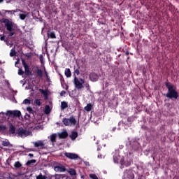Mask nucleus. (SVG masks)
<instances>
[{
  "label": "nucleus",
  "instance_id": "obj_14",
  "mask_svg": "<svg viewBox=\"0 0 179 179\" xmlns=\"http://www.w3.org/2000/svg\"><path fill=\"white\" fill-rule=\"evenodd\" d=\"M39 92L41 93V94L43 95V97H45V99H48V92H47V90H44L40 88Z\"/></svg>",
  "mask_w": 179,
  "mask_h": 179
},
{
  "label": "nucleus",
  "instance_id": "obj_38",
  "mask_svg": "<svg viewBox=\"0 0 179 179\" xmlns=\"http://www.w3.org/2000/svg\"><path fill=\"white\" fill-rule=\"evenodd\" d=\"M34 103L36 104V106H41V100L40 99H35Z\"/></svg>",
  "mask_w": 179,
  "mask_h": 179
},
{
  "label": "nucleus",
  "instance_id": "obj_53",
  "mask_svg": "<svg viewBox=\"0 0 179 179\" xmlns=\"http://www.w3.org/2000/svg\"><path fill=\"white\" fill-rule=\"evenodd\" d=\"M3 0H0V3H2V1H3Z\"/></svg>",
  "mask_w": 179,
  "mask_h": 179
},
{
  "label": "nucleus",
  "instance_id": "obj_22",
  "mask_svg": "<svg viewBox=\"0 0 179 179\" xmlns=\"http://www.w3.org/2000/svg\"><path fill=\"white\" fill-rule=\"evenodd\" d=\"M50 141L52 143H55V142H57V134H53L50 136Z\"/></svg>",
  "mask_w": 179,
  "mask_h": 179
},
{
  "label": "nucleus",
  "instance_id": "obj_43",
  "mask_svg": "<svg viewBox=\"0 0 179 179\" xmlns=\"http://www.w3.org/2000/svg\"><path fill=\"white\" fill-rule=\"evenodd\" d=\"M124 166H126V167H128V166H131V162H124Z\"/></svg>",
  "mask_w": 179,
  "mask_h": 179
},
{
  "label": "nucleus",
  "instance_id": "obj_29",
  "mask_svg": "<svg viewBox=\"0 0 179 179\" xmlns=\"http://www.w3.org/2000/svg\"><path fill=\"white\" fill-rule=\"evenodd\" d=\"M80 74V71H79V69H76L74 70L73 76L74 78H77L78 76Z\"/></svg>",
  "mask_w": 179,
  "mask_h": 179
},
{
  "label": "nucleus",
  "instance_id": "obj_35",
  "mask_svg": "<svg viewBox=\"0 0 179 179\" xmlns=\"http://www.w3.org/2000/svg\"><path fill=\"white\" fill-rule=\"evenodd\" d=\"M27 111H28L29 113V114H34V110L30 106L27 108Z\"/></svg>",
  "mask_w": 179,
  "mask_h": 179
},
{
  "label": "nucleus",
  "instance_id": "obj_26",
  "mask_svg": "<svg viewBox=\"0 0 179 179\" xmlns=\"http://www.w3.org/2000/svg\"><path fill=\"white\" fill-rule=\"evenodd\" d=\"M48 38H57V36H55V33L54 32L48 33Z\"/></svg>",
  "mask_w": 179,
  "mask_h": 179
},
{
  "label": "nucleus",
  "instance_id": "obj_16",
  "mask_svg": "<svg viewBox=\"0 0 179 179\" xmlns=\"http://www.w3.org/2000/svg\"><path fill=\"white\" fill-rule=\"evenodd\" d=\"M64 75L66 78H71L72 76V73H71V69H65Z\"/></svg>",
  "mask_w": 179,
  "mask_h": 179
},
{
  "label": "nucleus",
  "instance_id": "obj_46",
  "mask_svg": "<svg viewBox=\"0 0 179 179\" xmlns=\"http://www.w3.org/2000/svg\"><path fill=\"white\" fill-rule=\"evenodd\" d=\"M64 94H66V92H65L64 90L60 92V96H64Z\"/></svg>",
  "mask_w": 179,
  "mask_h": 179
},
{
  "label": "nucleus",
  "instance_id": "obj_48",
  "mask_svg": "<svg viewBox=\"0 0 179 179\" xmlns=\"http://www.w3.org/2000/svg\"><path fill=\"white\" fill-rule=\"evenodd\" d=\"M29 156L30 157H33L34 156V155H33V154H31V153H29Z\"/></svg>",
  "mask_w": 179,
  "mask_h": 179
},
{
  "label": "nucleus",
  "instance_id": "obj_10",
  "mask_svg": "<svg viewBox=\"0 0 179 179\" xmlns=\"http://www.w3.org/2000/svg\"><path fill=\"white\" fill-rule=\"evenodd\" d=\"M34 145L35 148H40V149H44V143H43V141H41L34 142Z\"/></svg>",
  "mask_w": 179,
  "mask_h": 179
},
{
  "label": "nucleus",
  "instance_id": "obj_1",
  "mask_svg": "<svg viewBox=\"0 0 179 179\" xmlns=\"http://www.w3.org/2000/svg\"><path fill=\"white\" fill-rule=\"evenodd\" d=\"M165 86L168 89V92L166 94H164V96L168 99H170L171 100H173V99L177 100V99L179 97V94L178 92L176 90V87H174V85H173V84H171L170 82H166Z\"/></svg>",
  "mask_w": 179,
  "mask_h": 179
},
{
  "label": "nucleus",
  "instance_id": "obj_21",
  "mask_svg": "<svg viewBox=\"0 0 179 179\" xmlns=\"http://www.w3.org/2000/svg\"><path fill=\"white\" fill-rule=\"evenodd\" d=\"M61 110H65V108H68V103L66 101L61 102Z\"/></svg>",
  "mask_w": 179,
  "mask_h": 179
},
{
  "label": "nucleus",
  "instance_id": "obj_41",
  "mask_svg": "<svg viewBox=\"0 0 179 179\" xmlns=\"http://www.w3.org/2000/svg\"><path fill=\"white\" fill-rule=\"evenodd\" d=\"M30 103H31L30 100H29V99H24V100L23 101V103H24V104H30Z\"/></svg>",
  "mask_w": 179,
  "mask_h": 179
},
{
  "label": "nucleus",
  "instance_id": "obj_12",
  "mask_svg": "<svg viewBox=\"0 0 179 179\" xmlns=\"http://www.w3.org/2000/svg\"><path fill=\"white\" fill-rule=\"evenodd\" d=\"M5 27L6 28V30H8V31H13V30H15L13 29V22H12L9 24H6Z\"/></svg>",
  "mask_w": 179,
  "mask_h": 179
},
{
  "label": "nucleus",
  "instance_id": "obj_37",
  "mask_svg": "<svg viewBox=\"0 0 179 179\" xmlns=\"http://www.w3.org/2000/svg\"><path fill=\"white\" fill-rule=\"evenodd\" d=\"M15 55H16V50H15V49H12L10 52V56L15 57Z\"/></svg>",
  "mask_w": 179,
  "mask_h": 179
},
{
  "label": "nucleus",
  "instance_id": "obj_51",
  "mask_svg": "<svg viewBox=\"0 0 179 179\" xmlns=\"http://www.w3.org/2000/svg\"><path fill=\"white\" fill-rule=\"evenodd\" d=\"M85 166H89V162H85Z\"/></svg>",
  "mask_w": 179,
  "mask_h": 179
},
{
  "label": "nucleus",
  "instance_id": "obj_8",
  "mask_svg": "<svg viewBox=\"0 0 179 179\" xmlns=\"http://www.w3.org/2000/svg\"><path fill=\"white\" fill-rule=\"evenodd\" d=\"M54 170L56 173H65L66 171V167L64 165H57L55 166Z\"/></svg>",
  "mask_w": 179,
  "mask_h": 179
},
{
  "label": "nucleus",
  "instance_id": "obj_15",
  "mask_svg": "<svg viewBox=\"0 0 179 179\" xmlns=\"http://www.w3.org/2000/svg\"><path fill=\"white\" fill-rule=\"evenodd\" d=\"M36 72L38 78H40V79H41V78H43V71L41 69H38V67H37Z\"/></svg>",
  "mask_w": 179,
  "mask_h": 179
},
{
  "label": "nucleus",
  "instance_id": "obj_4",
  "mask_svg": "<svg viewBox=\"0 0 179 179\" xmlns=\"http://www.w3.org/2000/svg\"><path fill=\"white\" fill-rule=\"evenodd\" d=\"M6 115H8V117H13V118H15V117L19 118L20 117H22V112H20V110H8Z\"/></svg>",
  "mask_w": 179,
  "mask_h": 179
},
{
  "label": "nucleus",
  "instance_id": "obj_36",
  "mask_svg": "<svg viewBox=\"0 0 179 179\" xmlns=\"http://www.w3.org/2000/svg\"><path fill=\"white\" fill-rule=\"evenodd\" d=\"M27 17V15L25 14H19V17L20 19H21V20H24V19H26Z\"/></svg>",
  "mask_w": 179,
  "mask_h": 179
},
{
  "label": "nucleus",
  "instance_id": "obj_5",
  "mask_svg": "<svg viewBox=\"0 0 179 179\" xmlns=\"http://www.w3.org/2000/svg\"><path fill=\"white\" fill-rule=\"evenodd\" d=\"M123 177L125 179H134L135 178V176L134 175V172H132L131 169H129V170L127 169L124 172Z\"/></svg>",
  "mask_w": 179,
  "mask_h": 179
},
{
  "label": "nucleus",
  "instance_id": "obj_6",
  "mask_svg": "<svg viewBox=\"0 0 179 179\" xmlns=\"http://www.w3.org/2000/svg\"><path fill=\"white\" fill-rule=\"evenodd\" d=\"M22 65L24 68L25 75H27V76H30L31 75V71H30V67L26 63V60L22 59Z\"/></svg>",
  "mask_w": 179,
  "mask_h": 179
},
{
  "label": "nucleus",
  "instance_id": "obj_18",
  "mask_svg": "<svg viewBox=\"0 0 179 179\" xmlns=\"http://www.w3.org/2000/svg\"><path fill=\"white\" fill-rule=\"evenodd\" d=\"M69 122L70 123V125H76V119L73 117H70L69 119Z\"/></svg>",
  "mask_w": 179,
  "mask_h": 179
},
{
  "label": "nucleus",
  "instance_id": "obj_40",
  "mask_svg": "<svg viewBox=\"0 0 179 179\" xmlns=\"http://www.w3.org/2000/svg\"><path fill=\"white\" fill-rule=\"evenodd\" d=\"M39 59H40L41 64H43L44 63V57H43L42 55H41L39 56Z\"/></svg>",
  "mask_w": 179,
  "mask_h": 179
},
{
  "label": "nucleus",
  "instance_id": "obj_34",
  "mask_svg": "<svg viewBox=\"0 0 179 179\" xmlns=\"http://www.w3.org/2000/svg\"><path fill=\"white\" fill-rule=\"evenodd\" d=\"M89 177L91 179H99V177H97V176L96 174H94V173H90L89 175Z\"/></svg>",
  "mask_w": 179,
  "mask_h": 179
},
{
  "label": "nucleus",
  "instance_id": "obj_49",
  "mask_svg": "<svg viewBox=\"0 0 179 179\" xmlns=\"http://www.w3.org/2000/svg\"><path fill=\"white\" fill-rule=\"evenodd\" d=\"M85 87H90L89 83H87V84L85 85Z\"/></svg>",
  "mask_w": 179,
  "mask_h": 179
},
{
  "label": "nucleus",
  "instance_id": "obj_44",
  "mask_svg": "<svg viewBox=\"0 0 179 179\" xmlns=\"http://www.w3.org/2000/svg\"><path fill=\"white\" fill-rule=\"evenodd\" d=\"M5 35H3V36H1V38H0V40H1V41H6V40H5Z\"/></svg>",
  "mask_w": 179,
  "mask_h": 179
},
{
  "label": "nucleus",
  "instance_id": "obj_23",
  "mask_svg": "<svg viewBox=\"0 0 179 179\" xmlns=\"http://www.w3.org/2000/svg\"><path fill=\"white\" fill-rule=\"evenodd\" d=\"M45 114H50V113H51V108H50V106L46 105L45 106V111H44Z\"/></svg>",
  "mask_w": 179,
  "mask_h": 179
},
{
  "label": "nucleus",
  "instance_id": "obj_30",
  "mask_svg": "<svg viewBox=\"0 0 179 179\" xmlns=\"http://www.w3.org/2000/svg\"><path fill=\"white\" fill-rule=\"evenodd\" d=\"M12 21L9 20L8 19L3 18L1 20V22L4 23L5 24H9Z\"/></svg>",
  "mask_w": 179,
  "mask_h": 179
},
{
  "label": "nucleus",
  "instance_id": "obj_50",
  "mask_svg": "<svg viewBox=\"0 0 179 179\" xmlns=\"http://www.w3.org/2000/svg\"><path fill=\"white\" fill-rule=\"evenodd\" d=\"M116 129H117V128L113 127V129H112V131L114 132V131H115Z\"/></svg>",
  "mask_w": 179,
  "mask_h": 179
},
{
  "label": "nucleus",
  "instance_id": "obj_2",
  "mask_svg": "<svg viewBox=\"0 0 179 179\" xmlns=\"http://www.w3.org/2000/svg\"><path fill=\"white\" fill-rule=\"evenodd\" d=\"M16 134L20 136V138H26L31 135V131L27 130L23 127H20L16 130Z\"/></svg>",
  "mask_w": 179,
  "mask_h": 179
},
{
  "label": "nucleus",
  "instance_id": "obj_27",
  "mask_svg": "<svg viewBox=\"0 0 179 179\" xmlns=\"http://www.w3.org/2000/svg\"><path fill=\"white\" fill-rule=\"evenodd\" d=\"M36 163V159H31L27 161L26 165L27 166H33Z\"/></svg>",
  "mask_w": 179,
  "mask_h": 179
},
{
  "label": "nucleus",
  "instance_id": "obj_32",
  "mask_svg": "<svg viewBox=\"0 0 179 179\" xmlns=\"http://www.w3.org/2000/svg\"><path fill=\"white\" fill-rule=\"evenodd\" d=\"M69 173L70 176H75L76 174V171L73 169H70V170L69 171Z\"/></svg>",
  "mask_w": 179,
  "mask_h": 179
},
{
  "label": "nucleus",
  "instance_id": "obj_47",
  "mask_svg": "<svg viewBox=\"0 0 179 179\" xmlns=\"http://www.w3.org/2000/svg\"><path fill=\"white\" fill-rule=\"evenodd\" d=\"M44 71H45V75L47 79H48V73L45 71V69H44Z\"/></svg>",
  "mask_w": 179,
  "mask_h": 179
},
{
  "label": "nucleus",
  "instance_id": "obj_52",
  "mask_svg": "<svg viewBox=\"0 0 179 179\" xmlns=\"http://www.w3.org/2000/svg\"><path fill=\"white\" fill-rule=\"evenodd\" d=\"M60 80L61 81L64 80V78L61 77Z\"/></svg>",
  "mask_w": 179,
  "mask_h": 179
},
{
  "label": "nucleus",
  "instance_id": "obj_54",
  "mask_svg": "<svg viewBox=\"0 0 179 179\" xmlns=\"http://www.w3.org/2000/svg\"><path fill=\"white\" fill-rule=\"evenodd\" d=\"M1 114H2V115H3L4 113H3V112H1V113H0V115H1Z\"/></svg>",
  "mask_w": 179,
  "mask_h": 179
},
{
  "label": "nucleus",
  "instance_id": "obj_45",
  "mask_svg": "<svg viewBox=\"0 0 179 179\" xmlns=\"http://www.w3.org/2000/svg\"><path fill=\"white\" fill-rule=\"evenodd\" d=\"M14 35H15V33H14V32H12V31H10V33L8 34L9 37H12V36H14Z\"/></svg>",
  "mask_w": 179,
  "mask_h": 179
},
{
  "label": "nucleus",
  "instance_id": "obj_24",
  "mask_svg": "<svg viewBox=\"0 0 179 179\" xmlns=\"http://www.w3.org/2000/svg\"><path fill=\"white\" fill-rule=\"evenodd\" d=\"M62 122L66 127H69V125H71V123H69V119L68 118H64Z\"/></svg>",
  "mask_w": 179,
  "mask_h": 179
},
{
  "label": "nucleus",
  "instance_id": "obj_9",
  "mask_svg": "<svg viewBox=\"0 0 179 179\" xmlns=\"http://www.w3.org/2000/svg\"><path fill=\"white\" fill-rule=\"evenodd\" d=\"M90 78L92 82H97V80H99V75L96 73L90 74Z\"/></svg>",
  "mask_w": 179,
  "mask_h": 179
},
{
  "label": "nucleus",
  "instance_id": "obj_25",
  "mask_svg": "<svg viewBox=\"0 0 179 179\" xmlns=\"http://www.w3.org/2000/svg\"><path fill=\"white\" fill-rule=\"evenodd\" d=\"M18 10H19V9H16L15 10H6L5 13H10V15H14L15 13V12H17Z\"/></svg>",
  "mask_w": 179,
  "mask_h": 179
},
{
  "label": "nucleus",
  "instance_id": "obj_39",
  "mask_svg": "<svg viewBox=\"0 0 179 179\" xmlns=\"http://www.w3.org/2000/svg\"><path fill=\"white\" fill-rule=\"evenodd\" d=\"M18 75H20V76L24 75V71L22 69H18Z\"/></svg>",
  "mask_w": 179,
  "mask_h": 179
},
{
  "label": "nucleus",
  "instance_id": "obj_17",
  "mask_svg": "<svg viewBox=\"0 0 179 179\" xmlns=\"http://www.w3.org/2000/svg\"><path fill=\"white\" fill-rule=\"evenodd\" d=\"M69 136L71 141H75V139H76V138L78 137V133L76 131H72Z\"/></svg>",
  "mask_w": 179,
  "mask_h": 179
},
{
  "label": "nucleus",
  "instance_id": "obj_13",
  "mask_svg": "<svg viewBox=\"0 0 179 179\" xmlns=\"http://www.w3.org/2000/svg\"><path fill=\"white\" fill-rule=\"evenodd\" d=\"M120 159H121V156L118 155L117 154L113 155V162L116 164H118V163H120Z\"/></svg>",
  "mask_w": 179,
  "mask_h": 179
},
{
  "label": "nucleus",
  "instance_id": "obj_11",
  "mask_svg": "<svg viewBox=\"0 0 179 179\" xmlns=\"http://www.w3.org/2000/svg\"><path fill=\"white\" fill-rule=\"evenodd\" d=\"M59 139H66L68 138V132L66 131L58 134Z\"/></svg>",
  "mask_w": 179,
  "mask_h": 179
},
{
  "label": "nucleus",
  "instance_id": "obj_3",
  "mask_svg": "<svg viewBox=\"0 0 179 179\" xmlns=\"http://www.w3.org/2000/svg\"><path fill=\"white\" fill-rule=\"evenodd\" d=\"M73 83L76 89L78 90H80V89H83V84L85 83V79L78 78V77L74 78Z\"/></svg>",
  "mask_w": 179,
  "mask_h": 179
},
{
  "label": "nucleus",
  "instance_id": "obj_19",
  "mask_svg": "<svg viewBox=\"0 0 179 179\" xmlns=\"http://www.w3.org/2000/svg\"><path fill=\"white\" fill-rule=\"evenodd\" d=\"M9 132L10 134H12V135H13V134H15L16 132V129L15 128V126H13V124H10Z\"/></svg>",
  "mask_w": 179,
  "mask_h": 179
},
{
  "label": "nucleus",
  "instance_id": "obj_28",
  "mask_svg": "<svg viewBox=\"0 0 179 179\" xmlns=\"http://www.w3.org/2000/svg\"><path fill=\"white\" fill-rule=\"evenodd\" d=\"M85 110L87 112L92 111V103L87 104V106L85 107Z\"/></svg>",
  "mask_w": 179,
  "mask_h": 179
},
{
  "label": "nucleus",
  "instance_id": "obj_42",
  "mask_svg": "<svg viewBox=\"0 0 179 179\" xmlns=\"http://www.w3.org/2000/svg\"><path fill=\"white\" fill-rule=\"evenodd\" d=\"M6 130V126L0 125V131H5Z\"/></svg>",
  "mask_w": 179,
  "mask_h": 179
},
{
  "label": "nucleus",
  "instance_id": "obj_33",
  "mask_svg": "<svg viewBox=\"0 0 179 179\" xmlns=\"http://www.w3.org/2000/svg\"><path fill=\"white\" fill-rule=\"evenodd\" d=\"M14 166L15 167V169H20V167H22V164H20V162H16L14 164Z\"/></svg>",
  "mask_w": 179,
  "mask_h": 179
},
{
  "label": "nucleus",
  "instance_id": "obj_31",
  "mask_svg": "<svg viewBox=\"0 0 179 179\" xmlns=\"http://www.w3.org/2000/svg\"><path fill=\"white\" fill-rule=\"evenodd\" d=\"M119 160L120 163V169H124V164H125V161H124V158H120Z\"/></svg>",
  "mask_w": 179,
  "mask_h": 179
},
{
  "label": "nucleus",
  "instance_id": "obj_7",
  "mask_svg": "<svg viewBox=\"0 0 179 179\" xmlns=\"http://www.w3.org/2000/svg\"><path fill=\"white\" fill-rule=\"evenodd\" d=\"M64 156L71 160H78L79 155L72 152H65Z\"/></svg>",
  "mask_w": 179,
  "mask_h": 179
},
{
  "label": "nucleus",
  "instance_id": "obj_20",
  "mask_svg": "<svg viewBox=\"0 0 179 179\" xmlns=\"http://www.w3.org/2000/svg\"><path fill=\"white\" fill-rule=\"evenodd\" d=\"M1 145L5 147L12 146V144H10V142H9V140L1 141Z\"/></svg>",
  "mask_w": 179,
  "mask_h": 179
},
{
  "label": "nucleus",
  "instance_id": "obj_55",
  "mask_svg": "<svg viewBox=\"0 0 179 179\" xmlns=\"http://www.w3.org/2000/svg\"><path fill=\"white\" fill-rule=\"evenodd\" d=\"M66 90H68V87H66Z\"/></svg>",
  "mask_w": 179,
  "mask_h": 179
}]
</instances>
